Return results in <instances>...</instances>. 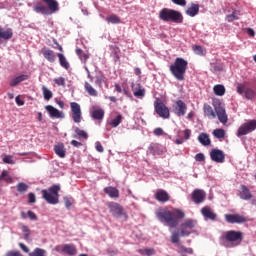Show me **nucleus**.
<instances>
[{"label": "nucleus", "mask_w": 256, "mask_h": 256, "mask_svg": "<svg viewBox=\"0 0 256 256\" xmlns=\"http://www.w3.org/2000/svg\"><path fill=\"white\" fill-rule=\"evenodd\" d=\"M93 119H96L97 121H101L103 117H105V111L103 109H97L92 112Z\"/></svg>", "instance_id": "e433bc0d"}, {"label": "nucleus", "mask_w": 256, "mask_h": 256, "mask_svg": "<svg viewBox=\"0 0 256 256\" xmlns=\"http://www.w3.org/2000/svg\"><path fill=\"white\" fill-rule=\"evenodd\" d=\"M107 207L111 215H113V217H115L116 219H121V217H126L127 215L123 206H121V204L117 202H109L107 204Z\"/></svg>", "instance_id": "1a4fd4ad"}, {"label": "nucleus", "mask_w": 256, "mask_h": 256, "mask_svg": "<svg viewBox=\"0 0 256 256\" xmlns=\"http://www.w3.org/2000/svg\"><path fill=\"white\" fill-rule=\"evenodd\" d=\"M220 241H222V245L224 247H229V244L231 247H237L240 243L243 242V232L235 230L226 231L220 237Z\"/></svg>", "instance_id": "7ed1b4c3"}, {"label": "nucleus", "mask_w": 256, "mask_h": 256, "mask_svg": "<svg viewBox=\"0 0 256 256\" xmlns=\"http://www.w3.org/2000/svg\"><path fill=\"white\" fill-rule=\"evenodd\" d=\"M241 191L239 192V197L243 201H249L253 199V194H251V190L245 185H241L240 187Z\"/></svg>", "instance_id": "aec40b11"}, {"label": "nucleus", "mask_w": 256, "mask_h": 256, "mask_svg": "<svg viewBox=\"0 0 256 256\" xmlns=\"http://www.w3.org/2000/svg\"><path fill=\"white\" fill-rule=\"evenodd\" d=\"M33 11H35V13H41V15H51L47 6L43 5L41 2H38L33 6Z\"/></svg>", "instance_id": "bb28decb"}, {"label": "nucleus", "mask_w": 256, "mask_h": 256, "mask_svg": "<svg viewBox=\"0 0 256 256\" xmlns=\"http://www.w3.org/2000/svg\"><path fill=\"white\" fill-rule=\"evenodd\" d=\"M27 79H29V75L27 74H21L19 76H16L15 78H13L9 85L10 87H17V85H19V83H23V81H27Z\"/></svg>", "instance_id": "a878e982"}, {"label": "nucleus", "mask_w": 256, "mask_h": 256, "mask_svg": "<svg viewBox=\"0 0 256 256\" xmlns=\"http://www.w3.org/2000/svg\"><path fill=\"white\" fill-rule=\"evenodd\" d=\"M84 89H85V91L88 92V94L91 95V97H97V95H99L97 93V90H95V88H93V86H91V84H89V82H85Z\"/></svg>", "instance_id": "c9c22d12"}, {"label": "nucleus", "mask_w": 256, "mask_h": 256, "mask_svg": "<svg viewBox=\"0 0 256 256\" xmlns=\"http://www.w3.org/2000/svg\"><path fill=\"white\" fill-rule=\"evenodd\" d=\"M148 153L150 155H163V150H161V145L159 143H151L148 146Z\"/></svg>", "instance_id": "b1692460"}, {"label": "nucleus", "mask_w": 256, "mask_h": 256, "mask_svg": "<svg viewBox=\"0 0 256 256\" xmlns=\"http://www.w3.org/2000/svg\"><path fill=\"white\" fill-rule=\"evenodd\" d=\"M54 153H56V155L60 157V159H65L67 155V151L65 150V144L58 143L54 145Z\"/></svg>", "instance_id": "5701e85b"}, {"label": "nucleus", "mask_w": 256, "mask_h": 256, "mask_svg": "<svg viewBox=\"0 0 256 256\" xmlns=\"http://www.w3.org/2000/svg\"><path fill=\"white\" fill-rule=\"evenodd\" d=\"M75 133L76 135H78V137H82L83 139H88L89 135H87V132H85V130H81L79 128L75 129Z\"/></svg>", "instance_id": "3c124183"}, {"label": "nucleus", "mask_w": 256, "mask_h": 256, "mask_svg": "<svg viewBox=\"0 0 256 256\" xmlns=\"http://www.w3.org/2000/svg\"><path fill=\"white\" fill-rule=\"evenodd\" d=\"M42 93L46 101H49L50 99L53 98V92H51V90L47 89V87L45 86L42 87Z\"/></svg>", "instance_id": "79ce46f5"}, {"label": "nucleus", "mask_w": 256, "mask_h": 256, "mask_svg": "<svg viewBox=\"0 0 256 256\" xmlns=\"http://www.w3.org/2000/svg\"><path fill=\"white\" fill-rule=\"evenodd\" d=\"M107 23H111L112 25H117L121 23V18L117 16L116 14H111L110 16L106 17Z\"/></svg>", "instance_id": "f704fd0d"}, {"label": "nucleus", "mask_w": 256, "mask_h": 256, "mask_svg": "<svg viewBox=\"0 0 256 256\" xmlns=\"http://www.w3.org/2000/svg\"><path fill=\"white\" fill-rule=\"evenodd\" d=\"M236 91L238 95H242L244 99H247V101H255L256 99V92L253 88L247 87L243 83H239L236 87Z\"/></svg>", "instance_id": "0eeeda50"}, {"label": "nucleus", "mask_w": 256, "mask_h": 256, "mask_svg": "<svg viewBox=\"0 0 256 256\" xmlns=\"http://www.w3.org/2000/svg\"><path fill=\"white\" fill-rule=\"evenodd\" d=\"M196 227L197 220L193 218H187L181 222L180 228L178 230L180 231V235L182 237H189V235L195 231Z\"/></svg>", "instance_id": "423d86ee"}, {"label": "nucleus", "mask_w": 256, "mask_h": 256, "mask_svg": "<svg viewBox=\"0 0 256 256\" xmlns=\"http://www.w3.org/2000/svg\"><path fill=\"white\" fill-rule=\"evenodd\" d=\"M13 37V31L11 29L4 30L2 27H0V42L1 39L4 41H9Z\"/></svg>", "instance_id": "c756f323"}, {"label": "nucleus", "mask_w": 256, "mask_h": 256, "mask_svg": "<svg viewBox=\"0 0 256 256\" xmlns=\"http://www.w3.org/2000/svg\"><path fill=\"white\" fill-rule=\"evenodd\" d=\"M195 161H198L199 163L205 161V154L204 153H198L195 155Z\"/></svg>", "instance_id": "052dcab7"}, {"label": "nucleus", "mask_w": 256, "mask_h": 256, "mask_svg": "<svg viewBox=\"0 0 256 256\" xmlns=\"http://www.w3.org/2000/svg\"><path fill=\"white\" fill-rule=\"evenodd\" d=\"M74 123H81V106L77 102L70 103Z\"/></svg>", "instance_id": "dca6fc26"}, {"label": "nucleus", "mask_w": 256, "mask_h": 256, "mask_svg": "<svg viewBox=\"0 0 256 256\" xmlns=\"http://www.w3.org/2000/svg\"><path fill=\"white\" fill-rule=\"evenodd\" d=\"M0 181H5L6 183H13V178L9 175L7 170H3L0 175Z\"/></svg>", "instance_id": "4c0bfd02"}, {"label": "nucleus", "mask_w": 256, "mask_h": 256, "mask_svg": "<svg viewBox=\"0 0 256 256\" xmlns=\"http://www.w3.org/2000/svg\"><path fill=\"white\" fill-rule=\"evenodd\" d=\"M154 109L157 115H159V117H161L162 119H169V117H171L169 108L163 102L156 101L154 103Z\"/></svg>", "instance_id": "9b49d317"}, {"label": "nucleus", "mask_w": 256, "mask_h": 256, "mask_svg": "<svg viewBox=\"0 0 256 256\" xmlns=\"http://www.w3.org/2000/svg\"><path fill=\"white\" fill-rule=\"evenodd\" d=\"M54 83H56L58 87H65V78L64 77L55 78Z\"/></svg>", "instance_id": "5fc2aeb1"}, {"label": "nucleus", "mask_w": 256, "mask_h": 256, "mask_svg": "<svg viewBox=\"0 0 256 256\" xmlns=\"http://www.w3.org/2000/svg\"><path fill=\"white\" fill-rule=\"evenodd\" d=\"M213 135H214V137H216V139H223L225 137V130L215 129L213 131Z\"/></svg>", "instance_id": "de8ad7c7"}, {"label": "nucleus", "mask_w": 256, "mask_h": 256, "mask_svg": "<svg viewBox=\"0 0 256 256\" xmlns=\"http://www.w3.org/2000/svg\"><path fill=\"white\" fill-rule=\"evenodd\" d=\"M189 62L183 58H176L174 63L170 65V73L177 79V81H185V73H187V67Z\"/></svg>", "instance_id": "f03ea898"}, {"label": "nucleus", "mask_w": 256, "mask_h": 256, "mask_svg": "<svg viewBox=\"0 0 256 256\" xmlns=\"http://www.w3.org/2000/svg\"><path fill=\"white\" fill-rule=\"evenodd\" d=\"M193 51L196 53V55H203V47L199 45L193 46Z\"/></svg>", "instance_id": "bf43d9fd"}, {"label": "nucleus", "mask_w": 256, "mask_h": 256, "mask_svg": "<svg viewBox=\"0 0 256 256\" xmlns=\"http://www.w3.org/2000/svg\"><path fill=\"white\" fill-rule=\"evenodd\" d=\"M123 121V115L118 114L117 117L113 118L110 121L111 127H119L121 125V122Z\"/></svg>", "instance_id": "ea45409f"}, {"label": "nucleus", "mask_w": 256, "mask_h": 256, "mask_svg": "<svg viewBox=\"0 0 256 256\" xmlns=\"http://www.w3.org/2000/svg\"><path fill=\"white\" fill-rule=\"evenodd\" d=\"M27 217H29L30 221H37L39 218L37 217V214L35 212L29 210L27 212Z\"/></svg>", "instance_id": "4d7b16f0"}, {"label": "nucleus", "mask_w": 256, "mask_h": 256, "mask_svg": "<svg viewBox=\"0 0 256 256\" xmlns=\"http://www.w3.org/2000/svg\"><path fill=\"white\" fill-rule=\"evenodd\" d=\"M37 202V198L35 197V193L30 192L28 194V203L33 204Z\"/></svg>", "instance_id": "13d9d810"}, {"label": "nucleus", "mask_w": 256, "mask_h": 256, "mask_svg": "<svg viewBox=\"0 0 256 256\" xmlns=\"http://www.w3.org/2000/svg\"><path fill=\"white\" fill-rule=\"evenodd\" d=\"M210 159L214 161V163H225V152L214 148L210 151Z\"/></svg>", "instance_id": "4468645a"}, {"label": "nucleus", "mask_w": 256, "mask_h": 256, "mask_svg": "<svg viewBox=\"0 0 256 256\" xmlns=\"http://www.w3.org/2000/svg\"><path fill=\"white\" fill-rule=\"evenodd\" d=\"M96 85H98L99 87H101V85H103V83H105V75L103 74H99L98 76H96V81H95Z\"/></svg>", "instance_id": "603ef678"}, {"label": "nucleus", "mask_w": 256, "mask_h": 256, "mask_svg": "<svg viewBox=\"0 0 256 256\" xmlns=\"http://www.w3.org/2000/svg\"><path fill=\"white\" fill-rule=\"evenodd\" d=\"M225 221H227V223H231V224L247 223V217H245L241 214H226Z\"/></svg>", "instance_id": "2eb2a0df"}, {"label": "nucleus", "mask_w": 256, "mask_h": 256, "mask_svg": "<svg viewBox=\"0 0 256 256\" xmlns=\"http://www.w3.org/2000/svg\"><path fill=\"white\" fill-rule=\"evenodd\" d=\"M96 151H98V153H103L104 148L103 145H101V142H96Z\"/></svg>", "instance_id": "774afa93"}, {"label": "nucleus", "mask_w": 256, "mask_h": 256, "mask_svg": "<svg viewBox=\"0 0 256 256\" xmlns=\"http://www.w3.org/2000/svg\"><path fill=\"white\" fill-rule=\"evenodd\" d=\"M203 112H204V115L209 119H215V117H217V114L213 110V107H211V105L209 104H204Z\"/></svg>", "instance_id": "cd10ccee"}, {"label": "nucleus", "mask_w": 256, "mask_h": 256, "mask_svg": "<svg viewBox=\"0 0 256 256\" xmlns=\"http://www.w3.org/2000/svg\"><path fill=\"white\" fill-rule=\"evenodd\" d=\"M155 215L158 221L167 225L169 229H175L177 225H179V221L185 219V211L179 208H174L172 210L160 209L155 212Z\"/></svg>", "instance_id": "f257e3e1"}, {"label": "nucleus", "mask_w": 256, "mask_h": 256, "mask_svg": "<svg viewBox=\"0 0 256 256\" xmlns=\"http://www.w3.org/2000/svg\"><path fill=\"white\" fill-rule=\"evenodd\" d=\"M63 253H67V255H75L77 253V248L73 244H66L62 247Z\"/></svg>", "instance_id": "7c9ffc66"}, {"label": "nucleus", "mask_w": 256, "mask_h": 256, "mask_svg": "<svg viewBox=\"0 0 256 256\" xmlns=\"http://www.w3.org/2000/svg\"><path fill=\"white\" fill-rule=\"evenodd\" d=\"M76 55H78L81 61H87L89 59V55L85 54L81 48L76 49Z\"/></svg>", "instance_id": "49530a36"}, {"label": "nucleus", "mask_w": 256, "mask_h": 256, "mask_svg": "<svg viewBox=\"0 0 256 256\" xmlns=\"http://www.w3.org/2000/svg\"><path fill=\"white\" fill-rule=\"evenodd\" d=\"M201 213L205 219H209L210 221L217 220V214L211 210V207L205 206L201 209Z\"/></svg>", "instance_id": "6ab92c4d"}, {"label": "nucleus", "mask_w": 256, "mask_h": 256, "mask_svg": "<svg viewBox=\"0 0 256 256\" xmlns=\"http://www.w3.org/2000/svg\"><path fill=\"white\" fill-rule=\"evenodd\" d=\"M46 253L47 252L44 249L36 248L29 254V256H45Z\"/></svg>", "instance_id": "8fccbe9b"}, {"label": "nucleus", "mask_w": 256, "mask_h": 256, "mask_svg": "<svg viewBox=\"0 0 256 256\" xmlns=\"http://www.w3.org/2000/svg\"><path fill=\"white\" fill-rule=\"evenodd\" d=\"M104 193H106V195H108L111 199H119V189L113 186L104 188Z\"/></svg>", "instance_id": "393cba45"}, {"label": "nucleus", "mask_w": 256, "mask_h": 256, "mask_svg": "<svg viewBox=\"0 0 256 256\" xmlns=\"http://www.w3.org/2000/svg\"><path fill=\"white\" fill-rule=\"evenodd\" d=\"M213 107L215 114L218 117V120L220 121V123H223V125H225V123L229 121V118L227 117V112L225 111V104H223L219 100H216L213 102Z\"/></svg>", "instance_id": "6e6552de"}, {"label": "nucleus", "mask_w": 256, "mask_h": 256, "mask_svg": "<svg viewBox=\"0 0 256 256\" xmlns=\"http://www.w3.org/2000/svg\"><path fill=\"white\" fill-rule=\"evenodd\" d=\"M6 256H22V255H21V252L12 250L7 252Z\"/></svg>", "instance_id": "69168bd1"}, {"label": "nucleus", "mask_w": 256, "mask_h": 256, "mask_svg": "<svg viewBox=\"0 0 256 256\" xmlns=\"http://www.w3.org/2000/svg\"><path fill=\"white\" fill-rule=\"evenodd\" d=\"M41 53L44 59H47L49 63H55V52L47 47L42 48Z\"/></svg>", "instance_id": "412c9836"}, {"label": "nucleus", "mask_w": 256, "mask_h": 256, "mask_svg": "<svg viewBox=\"0 0 256 256\" xmlns=\"http://www.w3.org/2000/svg\"><path fill=\"white\" fill-rule=\"evenodd\" d=\"M184 139L186 141L191 139V130H189V129L184 130Z\"/></svg>", "instance_id": "338daca9"}, {"label": "nucleus", "mask_w": 256, "mask_h": 256, "mask_svg": "<svg viewBox=\"0 0 256 256\" xmlns=\"http://www.w3.org/2000/svg\"><path fill=\"white\" fill-rule=\"evenodd\" d=\"M207 198V194L201 189H195L191 194V199L196 205H201Z\"/></svg>", "instance_id": "ddd939ff"}, {"label": "nucleus", "mask_w": 256, "mask_h": 256, "mask_svg": "<svg viewBox=\"0 0 256 256\" xmlns=\"http://www.w3.org/2000/svg\"><path fill=\"white\" fill-rule=\"evenodd\" d=\"M42 3L46 5L50 15H53V13H57V11H59V2H57V0H42Z\"/></svg>", "instance_id": "f3484780"}, {"label": "nucleus", "mask_w": 256, "mask_h": 256, "mask_svg": "<svg viewBox=\"0 0 256 256\" xmlns=\"http://www.w3.org/2000/svg\"><path fill=\"white\" fill-rule=\"evenodd\" d=\"M198 141L204 147H209V145H211V138H209V134L207 133H200L198 136Z\"/></svg>", "instance_id": "c85d7f7f"}, {"label": "nucleus", "mask_w": 256, "mask_h": 256, "mask_svg": "<svg viewBox=\"0 0 256 256\" xmlns=\"http://www.w3.org/2000/svg\"><path fill=\"white\" fill-rule=\"evenodd\" d=\"M213 92L217 97H223L225 95V86L217 84L213 87Z\"/></svg>", "instance_id": "72a5a7b5"}, {"label": "nucleus", "mask_w": 256, "mask_h": 256, "mask_svg": "<svg viewBox=\"0 0 256 256\" xmlns=\"http://www.w3.org/2000/svg\"><path fill=\"white\" fill-rule=\"evenodd\" d=\"M61 191V186L53 185L48 189H43L41 191L43 199L49 205H57L59 203V192Z\"/></svg>", "instance_id": "39448f33"}, {"label": "nucleus", "mask_w": 256, "mask_h": 256, "mask_svg": "<svg viewBox=\"0 0 256 256\" xmlns=\"http://www.w3.org/2000/svg\"><path fill=\"white\" fill-rule=\"evenodd\" d=\"M256 129V120H249L248 122L242 124L238 131L237 136L243 137V135H249V133H253Z\"/></svg>", "instance_id": "9d476101"}, {"label": "nucleus", "mask_w": 256, "mask_h": 256, "mask_svg": "<svg viewBox=\"0 0 256 256\" xmlns=\"http://www.w3.org/2000/svg\"><path fill=\"white\" fill-rule=\"evenodd\" d=\"M174 5H180V7H185L187 5L186 0H171Z\"/></svg>", "instance_id": "e2e57ef3"}, {"label": "nucleus", "mask_w": 256, "mask_h": 256, "mask_svg": "<svg viewBox=\"0 0 256 256\" xmlns=\"http://www.w3.org/2000/svg\"><path fill=\"white\" fill-rule=\"evenodd\" d=\"M153 133L156 137H161V135H165V131H163L162 128H155Z\"/></svg>", "instance_id": "680f3d73"}, {"label": "nucleus", "mask_w": 256, "mask_h": 256, "mask_svg": "<svg viewBox=\"0 0 256 256\" xmlns=\"http://www.w3.org/2000/svg\"><path fill=\"white\" fill-rule=\"evenodd\" d=\"M138 89L134 90V97H145V89L141 88V84L137 85Z\"/></svg>", "instance_id": "37998d69"}, {"label": "nucleus", "mask_w": 256, "mask_h": 256, "mask_svg": "<svg viewBox=\"0 0 256 256\" xmlns=\"http://www.w3.org/2000/svg\"><path fill=\"white\" fill-rule=\"evenodd\" d=\"M138 253H140V255L151 256V255H155V249L153 248L139 249Z\"/></svg>", "instance_id": "c03bdc74"}, {"label": "nucleus", "mask_w": 256, "mask_h": 256, "mask_svg": "<svg viewBox=\"0 0 256 256\" xmlns=\"http://www.w3.org/2000/svg\"><path fill=\"white\" fill-rule=\"evenodd\" d=\"M178 253L180 256L185 255V253H187V255H193V248H187L184 245H181L178 248Z\"/></svg>", "instance_id": "58836bf2"}, {"label": "nucleus", "mask_w": 256, "mask_h": 256, "mask_svg": "<svg viewBox=\"0 0 256 256\" xmlns=\"http://www.w3.org/2000/svg\"><path fill=\"white\" fill-rule=\"evenodd\" d=\"M22 231L24 233V239L27 241L31 236V230H29V227L27 226H22Z\"/></svg>", "instance_id": "864d4df0"}, {"label": "nucleus", "mask_w": 256, "mask_h": 256, "mask_svg": "<svg viewBox=\"0 0 256 256\" xmlns=\"http://www.w3.org/2000/svg\"><path fill=\"white\" fill-rule=\"evenodd\" d=\"M3 161L8 165H13L15 163V161H13V156H5Z\"/></svg>", "instance_id": "0e129e2a"}, {"label": "nucleus", "mask_w": 256, "mask_h": 256, "mask_svg": "<svg viewBox=\"0 0 256 256\" xmlns=\"http://www.w3.org/2000/svg\"><path fill=\"white\" fill-rule=\"evenodd\" d=\"M155 199L156 201H159V203H167L171 197L169 196V193L165 190H157L155 193Z\"/></svg>", "instance_id": "4be33fe9"}, {"label": "nucleus", "mask_w": 256, "mask_h": 256, "mask_svg": "<svg viewBox=\"0 0 256 256\" xmlns=\"http://www.w3.org/2000/svg\"><path fill=\"white\" fill-rule=\"evenodd\" d=\"M64 205H65L66 209H71V207L73 205V199H71L69 197H64Z\"/></svg>", "instance_id": "6e6d98bb"}, {"label": "nucleus", "mask_w": 256, "mask_h": 256, "mask_svg": "<svg viewBox=\"0 0 256 256\" xmlns=\"http://www.w3.org/2000/svg\"><path fill=\"white\" fill-rule=\"evenodd\" d=\"M57 57L59 59L60 65L63 67V69L68 70L69 67H71V65L69 64V61H67V58L65 57V55L58 53Z\"/></svg>", "instance_id": "473e14b6"}, {"label": "nucleus", "mask_w": 256, "mask_h": 256, "mask_svg": "<svg viewBox=\"0 0 256 256\" xmlns=\"http://www.w3.org/2000/svg\"><path fill=\"white\" fill-rule=\"evenodd\" d=\"M173 113H175L177 117L185 116V113H187V104H185L183 100L176 101L173 105Z\"/></svg>", "instance_id": "f8f14e48"}, {"label": "nucleus", "mask_w": 256, "mask_h": 256, "mask_svg": "<svg viewBox=\"0 0 256 256\" xmlns=\"http://www.w3.org/2000/svg\"><path fill=\"white\" fill-rule=\"evenodd\" d=\"M199 14V5L198 4H192L191 7H189L186 10V15H189V17H195V15Z\"/></svg>", "instance_id": "2f4dec72"}, {"label": "nucleus", "mask_w": 256, "mask_h": 256, "mask_svg": "<svg viewBox=\"0 0 256 256\" xmlns=\"http://www.w3.org/2000/svg\"><path fill=\"white\" fill-rule=\"evenodd\" d=\"M239 19V11L234 10L232 14L226 16V20L228 23H233V21H237Z\"/></svg>", "instance_id": "a19ab883"}, {"label": "nucleus", "mask_w": 256, "mask_h": 256, "mask_svg": "<svg viewBox=\"0 0 256 256\" xmlns=\"http://www.w3.org/2000/svg\"><path fill=\"white\" fill-rule=\"evenodd\" d=\"M45 109L49 113L52 119H63V117H65L63 112L59 111L57 108L53 107L52 105H47Z\"/></svg>", "instance_id": "a211bd4d"}, {"label": "nucleus", "mask_w": 256, "mask_h": 256, "mask_svg": "<svg viewBox=\"0 0 256 256\" xmlns=\"http://www.w3.org/2000/svg\"><path fill=\"white\" fill-rule=\"evenodd\" d=\"M159 19L165 23H183V14L177 10L163 8L159 11Z\"/></svg>", "instance_id": "20e7f679"}, {"label": "nucleus", "mask_w": 256, "mask_h": 256, "mask_svg": "<svg viewBox=\"0 0 256 256\" xmlns=\"http://www.w3.org/2000/svg\"><path fill=\"white\" fill-rule=\"evenodd\" d=\"M16 187L18 193H25L29 189V186L23 182L18 183Z\"/></svg>", "instance_id": "09e8293b"}, {"label": "nucleus", "mask_w": 256, "mask_h": 256, "mask_svg": "<svg viewBox=\"0 0 256 256\" xmlns=\"http://www.w3.org/2000/svg\"><path fill=\"white\" fill-rule=\"evenodd\" d=\"M180 237H181V232L178 230L177 232H173L170 239H171V243H179L180 241Z\"/></svg>", "instance_id": "a18cd8bd"}]
</instances>
